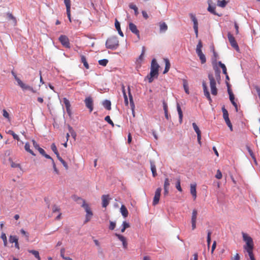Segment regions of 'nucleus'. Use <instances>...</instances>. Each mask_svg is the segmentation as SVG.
<instances>
[{"label": "nucleus", "mask_w": 260, "mask_h": 260, "mask_svg": "<svg viewBox=\"0 0 260 260\" xmlns=\"http://www.w3.org/2000/svg\"><path fill=\"white\" fill-rule=\"evenodd\" d=\"M242 237L243 240L246 243L245 245L243 246L244 251H245L248 253L250 260H255L253 252L254 249V243L252 238L244 233H242Z\"/></svg>", "instance_id": "nucleus-1"}, {"label": "nucleus", "mask_w": 260, "mask_h": 260, "mask_svg": "<svg viewBox=\"0 0 260 260\" xmlns=\"http://www.w3.org/2000/svg\"><path fill=\"white\" fill-rule=\"evenodd\" d=\"M159 68V66L157 63L156 60L154 58L153 59L151 63L150 72L146 77L149 83H152L154 78H157Z\"/></svg>", "instance_id": "nucleus-2"}, {"label": "nucleus", "mask_w": 260, "mask_h": 260, "mask_svg": "<svg viewBox=\"0 0 260 260\" xmlns=\"http://www.w3.org/2000/svg\"><path fill=\"white\" fill-rule=\"evenodd\" d=\"M118 46L119 41L116 36H112L109 38L106 42V46L108 49H116Z\"/></svg>", "instance_id": "nucleus-3"}, {"label": "nucleus", "mask_w": 260, "mask_h": 260, "mask_svg": "<svg viewBox=\"0 0 260 260\" xmlns=\"http://www.w3.org/2000/svg\"><path fill=\"white\" fill-rule=\"evenodd\" d=\"M12 74L14 76L15 79L17 82L18 85L22 88V90H28L33 93L37 92V91L35 90L32 86L24 83L19 78L17 77L16 75H15L14 73H12Z\"/></svg>", "instance_id": "nucleus-4"}, {"label": "nucleus", "mask_w": 260, "mask_h": 260, "mask_svg": "<svg viewBox=\"0 0 260 260\" xmlns=\"http://www.w3.org/2000/svg\"><path fill=\"white\" fill-rule=\"evenodd\" d=\"M208 78L210 80V86L211 88V93L213 95H216L217 94V89L216 87V81L213 74H209Z\"/></svg>", "instance_id": "nucleus-5"}, {"label": "nucleus", "mask_w": 260, "mask_h": 260, "mask_svg": "<svg viewBox=\"0 0 260 260\" xmlns=\"http://www.w3.org/2000/svg\"><path fill=\"white\" fill-rule=\"evenodd\" d=\"M82 206L84 208L86 212V219L85 221V223H86L90 220L93 214L88 205L86 203L84 200L83 201Z\"/></svg>", "instance_id": "nucleus-6"}, {"label": "nucleus", "mask_w": 260, "mask_h": 260, "mask_svg": "<svg viewBox=\"0 0 260 260\" xmlns=\"http://www.w3.org/2000/svg\"><path fill=\"white\" fill-rule=\"evenodd\" d=\"M228 38L229 41L233 48H234L236 51H239V47L233 35L229 32L228 34Z\"/></svg>", "instance_id": "nucleus-7"}, {"label": "nucleus", "mask_w": 260, "mask_h": 260, "mask_svg": "<svg viewBox=\"0 0 260 260\" xmlns=\"http://www.w3.org/2000/svg\"><path fill=\"white\" fill-rule=\"evenodd\" d=\"M198 216V211L196 209H193L191 214V223L192 230H194L196 229V222Z\"/></svg>", "instance_id": "nucleus-8"}, {"label": "nucleus", "mask_w": 260, "mask_h": 260, "mask_svg": "<svg viewBox=\"0 0 260 260\" xmlns=\"http://www.w3.org/2000/svg\"><path fill=\"white\" fill-rule=\"evenodd\" d=\"M59 41L66 48H70V43L68 38L65 35H61L59 38Z\"/></svg>", "instance_id": "nucleus-9"}, {"label": "nucleus", "mask_w": 260, "mask_h": 260, "mask_svg": "<svg viewBox=\"0 0 260 260\" xmlns=\"http://www.w3.org/2000/svg\"><path fill=\"white\" fill-rule=\"evenodd\" d=\"M86 107L89 110V112H91L93 109V102L91 97L86 98L84 100Z\"/></svg>", "instance_id": "nucleus-10"}, {"label": "nucleus", "mask_w": 260, "mask_h": 260, "mask_svg": "<svg viewBox=\"0 0 260 260\" xmlns=\"http://www.w3.org/2000/svg\"><path fill=\"white\" fill-rule=\"evenodd\" d=\"M190 17L193 23V29L196 34V37H198V22L195 15L193 14H190Z\"/></svg>", "instance_id": "nucleus-11"}, {"label": "nucleus", "mask_w": 260, "mask_h": 260, "mask_svg": "<svg viewBox=\"0 0 260 260\" xmlns=\"http://www.w3.org/2000/svg\"><path fill=\"white\" fill-rule=\"evenodd\" d=\"M128 96H129V104H130L131 108L132 109L133 114L134 116H135V103H134V102L133 100V98L132 94L131 92V89H130L129 86H128Z\"/></svg>", "instance_id": "nucleus-12"}, {"label": "nucleus", "mask_w": 260, "mask_h": 260, "mask_svg": "<svg viewBox=\"0 0 260 260\" xmlns=\"http://www.w3.org/2000/svg\"><path fill=\"white\" fill-rule=\"evenodd\" d=\"M161 191V188L158 187L156 189V190L155 192V194H154V197L153 198V203H152L153 205L155 206L158 203L159 201Z\"/></svg>", "instance_id": "nucleus-13"}, {"label": "nucleus", "mask_w": 260, "mask_h": 260, "mask_svg": "<svg viewBox=\"0 0 260 260\" xmlns=\"http://www.w3.org/2000/svg\"><path fill=\"white\" fill-rule=\"evenodd\" d=\"M193 128L197 134V139L198 143L201 145V132L200 130L199 127L198 126L197 124L194 122L192 123Z\"/></svg>", "instance_id": "nucleus-14"}, {"label": "nucleus", "mask_w": 260, "mask_h": 260, "mask_svg": "<svg viewBox=\"0 0 260 260\" xmlns=\"http://www.w3.org/2000/svg\"><path fill=\"white\" fill-rule=\"evenodd\" d=\"M129 29L133 33H134V34L137 35V36L138 37V38H140L139 31L137 29V26L135 24H134L132 22L129 23Z\"/></svg>", "instance_id": "nucleus-15"}, {"label": "nucleus", "mask_w": 260, "mask_h": 260, "mask_svg": "<svg viewBox=\"0 0 260 260\" xmlns=\"http://www.w3.org/2000/svg\"><path fill=\"white\" fill-rule=\"evenodd\" d=\"M115 235L118 238V239L122 243L123 247L124 249H127V242L126 241V239L123 235L118 234L116 233Z\"/></svg>", "instance_id": "nucleus-16"}, {"label": "nucleus", "mask_w": 260, "mask_h": 260, "mask_svg": "<svg viewBox=\"0 0 260 260\" xmlns=\"http://www.w3.org/2000/svg\"><path fill=\"white\" fill-rule=\"evenodd\" d=\"M63 102L65 105L66 110H67L68 114L70 116H71L72 114V112H71V104H70V101L66 98H64L63 99Z\"/></svg>", "instance_id": "nucleus-17"}, {"label": "nucleus", "mask_w": 260, "mask_h": 260, "mask_svg": "<svg viewBox=\"0 0 260 260\" xmlns=\"http://www.w3.org/2000/svg\"><path fill=\"white\" fill-rule=\"evenodd\" d=\"M228 93L229 94L230 100L232 104L235 107L236 111L237 112L238 111V106H237V104H236V103L234 101V99H235L234 95L230 88L228 89Z\"/></svg>", "instance_id": "nucleus-18"}, {"label": "nucleus", "mask_w": 260, "mask_h": 260, "mask_svg": "<svg viewBox=\"0 0 260 260\" xmlns=\"http://www.w3.org/2000/svg\"><path fill=\"white\" fill-rule=\"evenodd\" d=\"M170 185V180L168 178H166L165 180L164 188V195L167 196L169 193V186Z\"/></svg>", "instance_id": "nucleus-19"}, {"label": "nucleus", "mask_w": 260, "mask_h": 260, "mask_svg": "<svg viewBox=\"0 0 260 260\" xmlns=\"http://www.w3.org/2000/svg\"><path fill=\"white\" fill-rule=\"evenodd\" d=\"M203 90H204V93L205 96L208 99V100L210 102H212L211 98L210 97V95L209 93V92L207 88V86L206 85V83L205 82H203Z\"/></svg>", "instance_id": "nucleus-20"}, {"label": "nucleus", "mask_w": 260, "mask_h": 260, "mask_svg": "<svg viewBox=\"0 0 260 260\" xmlns=\"http://www.w3.org/2000/svg\"><path fill=\"white\" fill-rule=\"evenodd\" d=\"M102 206L106 208L109 203V195H103L102 197Z\"/></svg>", "instance_id": "nucleus-21"}, {"label": "nucleus", "mask_w": 260, "mask_h": 260, "mask_svg": "<svg viewBox=\"0 0 260 260\" xmlns=\"http://www.w3.org/2000/svg\"><path fill=\"white\" fill-rule=\"evenodd\" d=\"M196 186V184H190V193L192 196L194 200H195L197 198Z\"/></svg>", "instance_id": "nucleus-22"}, {"label": "nucleus", "mask_w": 260, "mask_h": 260, "mask_svg": "<svg viewBox=\"0 0 260 260\" xmlns=\"http://www.w3.org/2000/svg\"><path fill=\"white\" fill-rule=\"evenodd\" d=\"M120 213L123 217L126 218L128 216V212L126 207L124 205H122L120 209Z\"/></svg>", "instance_id": "nucleus-23"}, {"label": "nucleus", "mask_w": 260, "mask_h": 260, "mask_svg": "<svg viewBox=\"0 0 260 260\" xmlns=\"http://www.w3.org/2000/svg\"><path fill=\"white\" fill-rule=\"evenodd\" d=\"M164 60L165 63V68L163 72V74H165L169 72L171 67V64L168 58H164Z\"/></svg>", "instance_id": "nucleus-24"}, {"label": "nucleus", "mask_w": 260, "mask_h": 260, "mask_svg": "<svg viewBox=\"0 0 260 260\" xmlns=\"http://www.w3.org/2000/svg\"><path fill=\"white\" fill-rule=\"evenodd\" d=\"M198 56L200 57L202 63H204L206 61V59L205 55L202 51H196Z\"/></svg>", "instance_id": "nucleus-25"}, {"label": "nucleus", "mask_w": 260, "mask_h": 260, "mask_svg": "<svg viewBox=\"0 0 260 260\" xmlns=\"http://www.w3.org/2000/svg\"><path fill=\"white\" fill-rule=\"evenodd\" d=\"M150 166H151V172L152 173V175L154 177H155L157 175L156 169L155 165L153 162L151 161L150 162Z\"/></svg>", "instance_id": "nucleus-26"}, {"label": "nucleus", "mask_w": 260, "mask_h": 260, "mask_svg": "<svg viewBox=\"0 0 260 260\" xmlns=\"http://www.w3.org/2000/svg\"><path fill=\"white\" fill-rule=\"evenodd\" d=\"M177 111H178V113L179 114V121H180V122L181 123L182 121V118H183V113H182V111L181 110V107L179 104H177Z\"/></svg>", "instance_id": "nucleus-27"}, {"label": "nucleus", "mask_w": 260, "mask_h": 260, "mask_svg": "<svg viewBox=\"0 0 260 260\" xmlns=\"http://www.w3.org/2000/svg\"><path fill=\"white\" fill-rule=\"evenodd\" d=\"M103 106L108 110H110L111 109V102L109 100H105L103 102Z\"/></svg>", "instance_id": "nucleus-28"}, {"label": "nucleus", "mask_w": 260, "mask_h": 260, "mask_svg": "<svg viewBox=\"0 0 260 260\" xmlns=\"http://www.w3.org/2000/svg\"><path fill=\"white\" fill-rule=\"evenodd\" d=\"M159 28L160 31L165 32L168 29V26L165 22H160Z\"/></svg>", "instance_id": "nucleus-29"}, {"label": "nucleus", "mask_w": 260, "mask_h": 260, "mask_svg": "<svg viewBox=\"0 0 260 260\" xmlns=\"http://www.w3.org/2000/svg\"><path fill=\"white\" fill-rule=\"evenodd\" d=\"M81 61L83 63L84 67L86 69H88L89 67L88 63L86 60V58L85 56H84V55L81 56Z\"/></svg>", "instance_id": "nucleus-30"}, {"label": "nucleus", "mask_w": 260, "mask_h": 260, "mask_svg": "<svg viewBox=\"0 0 260 260\" xmlns=\"http://www.w3.org/2000/svg\"><path fill=\"white\" fill-rule=\"evenodd\" d=\"M28 252L32 254L35 257L38 259V260H41V257L39 255V253L38 251L35 250H29Z\"/></svg>", "instance_id": "nucleus-31"}, {"label": "nucleus", "mask_w": 260, "mask_h": 260, "mask_svg": "<svg viewBox=\"0 0 260 260\" xmlns=\"http://www.w3.org/2000/svg\"><path fill=\"white\" fill-rule=\"evenodd\" d=\"M246 148H247V150H248L250 155L252 157V159L254 160L255 163H256V158H255V156L254 155V153L252 152V150L250 149V148L248 146H246Z\"/></svg>", "instance_id": "nucleus-32"}, {"label": "nucleus", "mask_w": 260, "mask_h": 260, "mask_svg": "<svg viewBox=\"0 0 260 260\" xmlns=\"http://www.w3.org/2000/svg\"><path fill=\"white\" fill-rule=\"evenodd\" d=\"M129 7L131 9H133V10H134L135 14L136 16H137L138 15V14H139L138 9V8L137 7V6L133 4V3H131L129 5Z\"/></svg>", "instance_id": "nucleus-33"}, {"label": "nucleus", "mask_w": 260, "mask_h": 260, "mask_svg": "<svg viewBox=\"0 0 260 260\" xmlns=\"http://www.w3.org/2000/svg\"><path fill=\"white\" fill-rule=\"evenodd\" d=\"M25 150L32 154V155H35V154L34 153V152L30 149V145L28 143H26L24 146Z\"/></svg>", "instance_id": "nucleus-34"}, {"label": "nucleus", "mask_w": 260, "mask_h": 260, "mask_svg": "<svg viewBox=\"0 0 260 260\" xmlns=\"http://www.w3.org/2000/svg\"><path fill=\"white\" fill-rule=\"evenodd\" d=\"M145 52V48L144 46L142 47V52L141 55L139 56L138 59H137L138 62H141L143 60L144 58V55Z\"/></svg>", "instance_id": "nucleus-35"}, {"label": "nucleus", "mask_w": 260, "mask_h": 260, "mask_svg": "<svg viewBox=\"0 0 260 260\" xmlns=\"http://www.w3.org/2000/svg\"><path fill=\"white\" fill-rule=\"evenodd\" d=\"M58 159L60 161V162L62 164L63 167L65 168L66 170L68 169V166L67 163L60 156V155H58L57 156Z\"/></svg>", "instance_id": "nucleus-36"}, {"label": "nucleus", "mask_w": 260, "mask_h": 260, "mask_svg": "<svg viewBox=\"0 0 260 260\" xmlns=\"http://www.w3.org/2000/svg\"><path fill=\"white\" fill-rule=\"evenodd\" d=\"M51 148L52 150L54 152V153L56 155V157L59 155L57 147L54 143H52L51 144Z\"/></svg>", "instance_id": "nucleus-37"}, {"label": "nucleus", "mask_w": 260, "mask_h": 260, "mask_svg": "<svg viewBox=\"0 0 260 260\" xmlns=\"http://www.w3.org/2000/svg\"><path fill=\"white\" fill-rule=\"evenodd\" d=\"M226 4H227V3L225 1V0H222V1L219 0L217 2V6L220 7H222V8L225 7Z\"/></svg>", "instance_id": "nucleus-38"}, {"label": "nucleus", "mask_w": 260, "mask_h": 260, "mask_svg": "<svg viewBox=\"0 0 260 260\" xmlns=\"http://www.w3.org/2000/svg\"><path fill=\"white\" fill-rule=\"evenodd\" d=\"M222 111L223 113V117L224 119H226L229 118L228 112L224 107L222 108Z\"/></svg>", "instance_id": "nucleus-39"}, {"label": "nucleus", "mask_w": 260, "mask_h": 260, "mask_svg": "<svg viewBox=\"0 0 260 260\" xmlns=\"http://www.w3.org/2000/svg\"><path fill=\"white\" fill-rule=\"evenodd\" d=\"M8 134L12 135L14 139L17 140V141L19 140V138L18 136L17 135H16V134H15V133L13 131L9 130L8 132Z\"/></svg>", "instance_id": "nucleus-40"}, {"label": "nucleus", "mask_w": 260, "mask_h": 260, "mask_svg": "<svg viewBox=\"0 0 260 260\" xmlns=\"http://www.w3.org/2000/svg\"><path fill=\"white\" fill-rule=\"evenodd\" d=\"M108 62V60L107 59H103L99 60V63L100 65L105 67L107 66Z\"/></svg>", "instance_id": "nucleus-41"}, {"label": "nucleus", "mask_w": 260, "mask_h": 260, "mask_svg": "<svg viewBox=\"0 0 260 260\" xmlns=\"http://www.w3.org/2000/svg\"><path fill=\"white\" fill-rule=\"evenodd\" d=\"M176 187L178 191H179L180 192H181L182 191V188H181V185H180V180L179 178L177 179Z\"/></svg>", "instance_id": "nucleus-42"}, {"label": "nucleus", "mask_w": 260, "mask_h": 260, "mask_svg": "<svg viewBox=\"0 0 260 260\" xmlns=\"http://www.w3.org/2000/svg\"><path fill=\"white\" fill-rule=\"evenodd\" d=\"M219 65L220 67V68L222 69L223 73L225 75H226L227 72H226V68L225 66L223 63H221V62H220V61L219 62Z\"/></svg>", "instance_id": "nucleus-43"}, {"label": "nucleus", "mask_w": 260, "mask_h": 260, "mask_svg": "<svg viewBox=\"0 0 260 260\" xmlns=\"http://www.w3.org/2000/svg\"><path fill=\"white\" fill-rule=\"evenodd\" d=\"M224 120H225L226 124H227L228 127L230 128L231 131H233V126H232V123L231 122L230 118H228V119H224Z\"/></svg>", "instance_id": "nucleus-44"}, {"label": "nucleus", "mask_w": 260, "mask_h": 260, "mask_svg": "<svg viewBox=\"0 0 260 260\" xmlns=\"http://www.w3.org/2000/svg\"><path fill=\"white\" fill-rule=\"evenodd\" d=\"M215 7L213 6H211L210 4H209V7L208 8V10L211 12V13L216 15V13L215 12Z\"/></svg>", "instance_id": "nucleus-45"}, {"label": "nucleus", "mask_w": 260, "mask_h": 260, "mask_svg": "<svg viewBox=\"0 0 260 260\" xmlns=\"http://www.w3.org/2000/svg\"><path fill=\"white\" fill-rule=\"evenodd\" d=\"M3 116L7 118L9 121H10V118L9 117V114L8 113V112L5 110V109H4L3 110Z\"/></svg>", "instance_id": "nucleus-46"}, {"label": "nucleus", "mask_w": 260, "mask_h": 260, "mask_svg": "<svg viewBox=\"0 0 260 260\" xmlns=\"http://www.w3.org/2000/svg\"><path fill=\"white\" fill-rule=\"evenodd\" d=\"M64 3L66 5L67 10H71V1H70V0H64Z\"/></svg>", "instance_id": "nucleus-47"}, {"label": "nucleus", "mask_w": 260, "mask_h": 260, "mask_svg": "<svg viewBox=\"0 0 260 260\" xmlns=\"http://www.w3.org/2000/svg\"><path fill=\"white\" fill-rule=\"evenodd\" d=\"M183 87H184V89L185 92L187 94H189V92L188 86L187 85V83L186 81H185V80H184L183 81Z\"/></svg>", "instance_id": "nucleus-48"}, {"label": "nucleus", "mask_w": 260, "mask_h": 260, "mask_svg": "<svg viewBox=\"0 0 260 260\" xmlns=\"http://www.w3.org/2000/svg\"><path fill=\"white\" fill-rule=\"evenodd\" d=\"M211 234H212V233L211 231H208L207 241V244H208V247H209L210 244Z\"/></svg>", "instance_id": "nucleus-49"}, {"label": "nucleus", "mask_w": 260, "mask_h": 260, "mask_svg": "<svg viewBox=\"0 0 260 260\" xmlns=\"http://www.w3.org/2000/svg\"><path fill=\"white\" fill-rule=\"evenodd\" d=\"M18 239L16 236H10L9 241L11 243H15Z\"/></svg>", "instance_id": "nucleus-50"}, {"label": "nucleus", "mask_w": 260, "mask_h": 260, "mask_svg": "<svg viewBox=\"0 0 260 260\" xmlns=\"http://www.w3.org/2000/svg\"><path fill=\"white\" fill-rule=\"evenodd\" d=\"M105 120L108 123L111 124L112 126H114V124L113 121L110 119V117L109 116H107L105 118Z\"/></svg>", "instance_id": "nucleus-51"}, {"label": "nucleus", "mask_w": 260, "mask_h": 260, "mask_svg": "<svg viewBox=\"0 0 260 260\" xmlns=\"http://www.w3.org/2000/svg\"><path fill=\"white\" fill-rule=\"evenodd\" d=\"M1 238L4 241V244L5 246L7 245V236L5 233H2L1 235Z\"/></svg>", "instance_id": "nucleus-52"}, {"label": "nucleus", "mask_w": 260, "mask_h": 260, "mask_svg": "<svg viewBox=\"0 0 260 260\" xmlns=\"http://www.w3.org/2000/svg\"><path fill=\"white\" fill-rule=\"evenodd\" d=\"M116 226V223L115 222L110 221V225H109V229L111 230H113Z\"/></svg>", "instance_id": "nucleus-53"}, {"label": "nucleus", "mask_w": 260, "mask_h": 260, "mask_svg": "<svg viewBox=\"0 0 260 260\" xmlns=\"http://www.w3.org/2000/svg\"><path fill=\"white\" fill-rule=\"evenodd\" d=\"M115 26L117 31L120 30V24L117 19L115 20Z\"/></svg>", "instance_id": "nucleus-54"}, {"label": "nucleus", "mask_w": 260, "mask_h": 260, "mask_svg": "<svg viewBox=\"0 0 260 260\" xmlns=\"http://www.w3.org/2000/svg\"><path fill=\"white\" fill-rule=\"evenodd\" d=\"M222 173L219 170H218L215 175V177L218 179H220L222 178Z\"/></svg>", "instance_id": "nucleus-55"}, {"label": "nucleus", "mask_w": 260, "mask_h": 260, "mask_svg": "<svg viewBox=\"0 0 260 260\" xmlns=\"http://www.w3.org/2000/svg\"><path fill=\"white\" fill-rule=\"evenodd\" d=\"M202 43L201 41H200L197 46L196 51H202Z\"/></svg>", "instance_id": "nucleus-56"}, {"label": "nucleus", "mask_w": 260, "mask_h": 260, "mask_svg": "<svg viewBox=\"0 0 260 260\" xmlns=\"http://www.w3.org/2000/svg\"><path fill=\"white\" fill-rule=\"evenodd\" d=\"M69 130H70V133L71 134V136L73 137V138H74V139H75L76 137V133L74 132V131L72 127H71V126H69Z\"/></svg>", "instance_id": "nucleus-57"}, {"label": "nucleus", "mask_w": 260, "mask_h": 260, "mask_svg": "<svg viewBox=\"0 0 260 260\" xmlns=\"http://www.w3.org/2000/svg\"><path fill=\"white\" fill-rule=\"evenodd\" d=\"M52 165H53V170H54V172L56 174L58 175L59 174V172L58 170L57 169V168L56 167V165H55V164L54 162V161H53Z\"/></svg>", "instance_id": "nucleus-58"}, {"label": "nucleus", "mask_w": 260, "mask_h": 260, "mask_svg": "<svg viewBox=\"0 0 260 260\" xmlns=\"http://www.w3.org/2000/svg\"><path fill=\"white\" fill-rule=\"evenodd\" d=\"M7 16L9 19L13 20L14 22H16V18L14 17V16L10 13H7Z\"/></svg>", "instance_id": "nucleus-59"}, {"label": "nucleus", "mask_w": 260, "mask_h": 260, "mask_svg": "<svg viewBox=\"0 0 260 260\" xmlns=\"http://www.w3.org/2000/svg\"><path fill=\"white\" fill-rule=\"evenodd\" d=\"M60 210V209L59 207L56 205H54L52 207V211L53 212H59Z\"/></svg>", "instance_id": "nucleus-60"}, {"label": "nucleus", "mask_w": 260, "mask_h": 260, "mask_svg": "<svg viewBox=\"0 0 260 260\" xmlns=\"http://www.w3.org/2000/svg\"><path fill=\"white\" fill-rule=\"evenodd\" d=\"M122 226H123L124 228H125V229H127L130 226V225H129V223H128L125 221L122 222Z\"/></svg>", "instance_id": "nucleus-61"}, {"label": "nucleus", "mask_w": 260, "mask_h": 260, "mask_svg": "<svg viewBox=\"0 0 260 260\" xmlns=\"http://www.w3.org/2000/svg\"><path fill=\"white\" fill-rule=\"evenodd\" d=\"M32 144H33V146L36 149H38L39 148H40V146L39 145V144L36 142L35 140H32Z\"/></svg>", "instance_id": "nucleus-62"}, {"label": "nucleus", "mask_w": 260, "mask_h": 260, "mask_svg": "<svg viewBox=\"0 0 260 260\" xmlns=\"http://www.w3.org/2000/svg\"><path fill=\"white\" fill-rule=\"evenodd\" d=\"M254 89L256 90L257 92L258 98L260 97V87L257 85H255L254 86Z\"/></svg>", "instance_id": "nucleus-63"}, {"label": "nucleus", "mask_w": 260, "mask_h": 260, "mask_svg": "<svg viewBox=\"0 0 260 260\" xmlns=\"http://www.w3.org/2000/svg\"><path fill=\"white\" fill-rule=\"evenodd\" d=\"M240 258V256L238 253H236V254L234 256V257L232 258V260H239Z\"/></svg>", "instance_id": "nucleus-64"}]
</instances>
